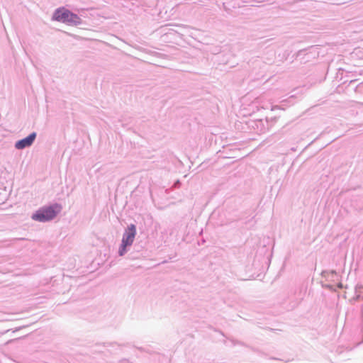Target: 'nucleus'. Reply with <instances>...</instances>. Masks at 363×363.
Wrapping results in <instances>:
<instances>
[{
	"label": "nucleus",
	"mask_w": 363,
	"mask_h": 363,
	"mask_svg": "<svg viewBox=\"0 0 363 363\" xmlns=\"http://www.w3.org/2000/svg\"><path fill=\"white\" fill-rule=\"evenodd\" d=\"M52 20L69 25L76 26L81 23V19L77 14L64 7L59 8L54 12Z\"/></svg>",
	"instance_id": "nucleus-1"
},
{
	"label": "nucleus",
	"mask_w": 363,
	"mask_h": 363,
	"mask_svg": "<svg viewBox=\"0 0 363 363\" xmlns=\"http://www.w3.org/2000/svg\"><path fill=\"white\" fill-rule=\"evenodd\" d=\"M60 208V206L58 205L42 208L32 216V218L40 222L48 221L57 216Z\"/></svg>",
	"instance_id": "nucleus-2"
},
{
	"label": "nucleus",
	"mask_w": 363,
	"mask_h": 363,
	"mask_svg": "<svg viewBox=\"0 0 363 363\" xmlns=\"http://www.w3.org/2000/svg\"><path fill=\"white\" fill-rule=\"evenodd\" d=\"M136 234L135 226L133 224H131L128 226L127 230L123 235L122 244L121 248L119 250V255L121 256L123 255L125 252V248L127 246H130L133 242L135 236Z\"/></svg>",
	"instance_id": "nucleus-3"
},
{
	"label": "nucleus",
	"mask_w": 363,
	"mask_h": 363,
	"mask_svg": "<svg viewBox=\"0 0 363 363\" xmlns=\"http://www.w3.org/2000/svg\"><path fill=\"white\" fill-rule=\"evenodd\" d=\"M36 137V134L35 133H33L30 134L28 137L18 140L16 143L15 147L16 149L21 150L26 147H29L32 145L33 143L35 138Z\"/></svg>",
	"instance_id": "nucleus-4"
}]
</instances>
